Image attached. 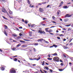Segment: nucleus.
I'll return each instance as SVG.
<instances>
[{
    "mask_svg": "<svg viewBox=\"0 0 73 73\" xmlns=\"http://www.w3.org/2000/svg\"><path fill=\"white\" fill-rule=\"evenodd\" d=\"M10 40L11 41V42H16V41L15 40H13V39H10Z\"/></svg>",
    "mask_w": 73,
    "mask_h": 73,
    "instance_id": "9d476101",
    "label": "nucleus"
},
{
    "mask_svg": "<svg viewBox=\"0 0 73 73\" xmlns=\"http://www.w3.org/2000/svg\"><path fill=\"white\" fill-rule=\"evenodd\" d=\"M52 55H53V56H57V54L56 53H55L54 54H52Z\"/></svg>",
    "mask_w": 73,
    "mask_h": 73,
    "instance_id": "412c9836",
    "label": "nucleus"
},
{
    "mask_svg": "<svg viewBox=\"0 0 73 73\" xmlns=\"http://www.w3.org/2000/svg\"><path fill=\"white\" fill-rule=\"evenodd\" d=\"M2 1H3V3H6V1H5V0H1Z\"/></svg>",
    "mask_w": 73,
    "mask_h": 73,
    "instance_id": "c03bdc74",
    "label": "nucleus"
},
{
    "mask_svg": "<svg viewBox=\"0 0 73 73\" xmlns=\"http://www.w3.org/2000/svg\"><path fill=\"white\" fill-rule=\"evenodd\" d=\"M23 61H25V62H26V61L25 60V59H23Z\"/></svg>",
    "mask_w": 73,
    "mask_h": 73,
    "instance_id": "864d4df0",
    "label": "nucleus"
},
{
    "mask_svg": "<svg viewBox=\"0 0 73 73\" xmlns=\"http://www.w3.org/2000/svg\"><path fill=\"white\" fill-rule=\"evenodd\" d=\"M65 69V68H64L63 69L60 68L59 69V71H60V72H62V71H63Z\"/></svg>",
    "mask_w": 73,
    "mask_h": 73,
    "instance_id": "9b49d317",
    "label": "nucleus"
},
{
    "mask_svg": "<svg viewBox=\"0 0 73 73\" xmlns=\"http://www.w3.org/2000/svg\"><path fill=\"white\" fill-rule=\"evenodd\" d=\"M45 68L46 69V70H49V68L47 66L44 67V69Z\"/></svg>",
    "mask_w": 73,
    "mask_h": 73,
    "instance_id": "2eb2a0df",
    "label": "nucleus"
},
{
    "mask_svg": "<svg viewBox=\"0 0 73 73\" xmlns=\"http://www.w3.org/2000/svg\"><path fill=\"white\" fill-rule=\"evenodd\" d=\"M52 19H56V17H54V16H52Z\"/></svg>",
    "mask_w": 73,
    "mask_h": 73,
    "instance_id": "ea45409f",
    "label": "nucleus"
},
{
    "mask_svg": "<svg viewBox=\"0 0 73 73\" xmlns=\"http://www.w3.org/2000/svg\"><path fill=\"white\" fill-rule=\"evenodd\" d=\"M9 13L10 14V15H12V14L13 13V12H12V11H11V10H10V11H9Z\"/></svg>",
    "mask_w": 73,
    "mask_h": 73,
    "instance_id": "aec40b11",
    "label": "nucleus"
},
{
    "mask_svg": "<svg viewBox=\"0 0 73 73\" xmlns=\"http://www.w3.org/2000/svg\"><path fill=\"white\" fill-rule=\"evenodd\" d=\"M25 22L26 24H27V23H28V21H25Z\"/></svg>",
    "mask_w": 73,
    "mask_h": 73,
    "instance_id": "3c124183",
    "label": "nucleus"
},
{
    "mask_svg": "<svg viewBox=\"0 0 73 73\" xmlns=\"http://www.w3.org/2000/svg\"><path fill=\"white\" fill-rule=\"evenodd\" d=\"M71 25L70 24H69V25H66V27H69Z\"/></svg>",
    "mask_w": 73,
    "mask_h": 73,
    "instance_id": "c9c22d12",
    "label": "nucleus"
},
{
    "mask_svg": "<svg viewBox=\"0 0 73 73\" xmlns=\"http://www.w3.org/2000/svg\"><path fill=\"white\" fill-rule=\"evenodd\" d=\"M22 35L23 34H22L20 33L19 36H22Z\"/></svg>",
    "mask_w": 73,
    "mask_h": 73,
    "instance_id": "e2e57ef3",
    "label": "nucleus"
},
{
    "mask_svg": "<svg viewBox=\"0 0 73 73\" xmlns=\"http://www.w3.org/2000/svg\"><path fill=\"white\" fill-rule=\"evenodd\" d=\"M35 25L33 24L31 25V27H34Z\"/></svg>",
    "mask_w": 73,
    "mask_h": 73,
    "instance_id": "58836bf2",
    "label": "nucleus"
},
{
    "mask_svg": "<svg viewBox=\"0 0 73 73\" xmlns=\"http://www.w3.org/2000/svg\"><path fill=\"white\" fill-rule=\"evenodd\" d=\"M38 45V43H35L34 44V45L35 46Z\"/></svg>",
    "mask_w": 73,
    "mask_h": 73,
    "instance_id": "7c9ffc66",
    "label": "nucleus"
},
{
    "mask_svg": "<svg viewBox=\"0 0 73 73\" xmlns=\"http://www.w3.org/2000/svg\"><path fill=\"white\" fill-rule=\"evenodd\" d=\"M13 36H14V37H17V35H16V34H13L12 35Z\"/></svg>",
    "mask_w": 73,
    "mask_h": 73,
    "instance_id": "f3484780",
    "label": "nucleus"
},
{
    "mask_svg": "<svg viewBox=\"0 0 73 73\" xmlns=\"http://www.w3.org/2000/svg\"><path fill=\"white\" fill-rule=\"evenodd\" d=\"M19 41H20V42H22L23 43H25V42L23 40H19Z\"/></svg>",
    "mask_w": 73,
    "mask_h": 73,
    "instance_id": "a211bd4d",
    "label": "nucleus"
},
{
    "mask_svg": "<svg viewBox=\"0 0 73 73\" xmlns=\"http://www.w3.org/2000/svg\"><path fill=\"white\" fill-rule=\"evenodd\" d=\"M59 36H62V37H64V35H63V34H62L59 35Z\"/></svg>",
    "mask_w": 73,
    "mask_h": 73,
    "instance_id": "bf43d9fd",
    "label": "nucleus"
},
{
    "mask_svg": "<svg viewBox=\"0 0 73 73\" xmlns=\"http://www.w3.org/2000/svg\"><path fill=\"white\" fill-rule=\"evenodd\" d=\"M44 63H45V61H43V63L42 64V65H44L45 64H44Z\"/></svg>",
    "mask_w": 73,
    "mask_h": 73,
    "instance_id": "c756f323",
    "label": "nucleus"
},
{
    "mask_svg": "<svg viewBox=\"0 0 73 73\" xmlns=\"http://www.w3.org/2000/svg\"><path fill=\"white\" fill-rule=\"evenodd\" d=\"M43 11H44V9H43L41 8H39V11L40 12H42Z\"/></svg>",
    "mask_w": 73,
    "mask_h": 73,
    "instance_id": "0eeeda50",
    "label": "nucleus"
},
{
    "mask_svg": "<svg viewBox=\"0 0 73 73\" xmlns=\"http://www.w3.org/2000/svg\"><path fill=\"white\" fill-rule=\"evenodd\" d=\"M45 63L46 64V65H49V64H48V63H46V62H45Z\"/></svg>",
    "mask_w": 73,
    "mask_h": 73,
    "instance_id": "052dcab7",
    "label": "nucleus"
},
{
    "mask_svg": "<svg viewBox=\"0 0 73 73\" xmlns=\"http://www.w3.org/2000/svg\"><path fill=\"white\" fill-rule=\"evenodd\" d=\"M52 22L53 23H54V24H56L57 23L56 22H55L54 21H52Z\"/></svg>",
    "mask_w": 73,
    "mask_h": 73,
    "instance_id": "8fccbe9b",
    "label": "nucleus"
},
{
    "mask_svg": "<svg viewBox=\"0 0 73 73\" xmlns=\"http://www.w3.org/2000/svg\"><path fill=\"white\" fill-rule=\"evenodd\" d=\"M38 33H39L40 34H45V33H46L45 31H42V30H40L38 31Z\"/></svg>",
    "mask_w": 73,
    "mask_h": 73,
    "instance_id": "7ed1b4c3",
    "label": "nucleus"
},
{
    "mask_svg": "<svg viewBox=\"0 0 73 73\" xmlns=\"http://www.w3.org/2000/svg\"><path fill=\"white\" fill-rule=\"evenodd\" d=\"M5 29H7L8 28V27L7 25H5Z\"/></svg>",
    "mask_w": 73,
    "mask_h": 73,
    "instance_id": "79ce46f5",
    "label": "nucleus"
},
{
    "mask_svg": "<svg viewBox=\"0 0 73 73\" xmlns=\"http://www.w3.org/2000/svg\"><path fill=\"white\" fill-rule=\"evenodd\" d=\"M43 40H44V39H43V38H41V39H38L37 40V41H38V42H39V41H40V42H41V41H43Z\"/></svg>",
    "mask_w": 73,
    "mask_h": 73,
    "instance_id": "6e6552de",
    "label": "nucleus"
},
{
    "mask_svg": "<svg viewBox=\"0 0 73 73\" xmlns=\"http://www.w3.org/2000/svg\"><path fill=\"white\" fill-rule=\"evenodd\" d=\"M73 44V43H71L70 44H69V45H70V46H72Z\"/></svg>",
    "mask_w": 73,
    "mask_h": 73,
    "instance_id": "473e14b6",
    "label": "nucleus"
},
{
    "mask_svg": "<svg viewBox=\"0 0 73 73\" xmlns=\"http://www.w3.org/2000/svg\"><path fill=\"white\" fill-rule=\"evenodd\" d=\"M62 5H61V4H60V5H59V6L58 7H61V6H62Z\"/></svg>",
    "mask_w": 73,
    "mask_h": 73,
    "instance_id": "5fc2aeb1",
    "label": "nucleus"
},
{
    "mask_svg": "<svg viewBox=\"0 0 73 73\" xmlns=\"http://www.w3.org/2000/svg\"><path fill=\"white\" fill-rule=\"evenodd\" d=\"M63 56H64L65 58L66 57V55H65L64 54H63Z\"/></svg>",
    "mask_w": 73,
    "mask_h": 73,
    "instance_id": "de8ad7c7",
    "label": "nucleus"
},
{
    "mask_svg": "<svg viewBox=\"0 0 73 73\" xmlns=\"http://www.w3.org/2000/svg\"><path fill=\"white\" fill-rule=\"evenodd\" d=\"M70 59L72 60V61H73V58L72 57H71L70 58Z\"/></svg>",
    "mask_w": 73,
    "mask_h": 73,
    "instance_id": "f704fd0d",
    "label": "nucleus"
},
{
    "mask_svg": "<svg viewBox=\"0 0 73 73\" xmlns=\"http://www.w3.org/2000/svg\"><path fill=\"white\" fill-rule=\"evenodd\" d=\"M45 43H46V44H48L49 42H48L47 41H45Z\"/></svg>",
    "mask_w": 73,
    "mask_h": 73,
    "instance_id": "6e6d98bb",
    "label": "nucleus"
},
{
    "mask_svg": "<svg viewBox=\"0 0 73 73\" xmlns=\"http://www.w3.org/2000/svg\"><path fill=\"white\" fill-rule=\"evenodd\" d=\"M72 15H73V14L69 15V14H68L66 15V17H71Z\"/></svg>",
    "mask_w": 73,
    "mask_h": 73,
    "instance_id": "423d86ee",
    "label": "nucleus"
},
{
    "mask_svg": "<svg viewBox=\"0 0 73 73\" xmlns=\"http://www.w3.org/2000/svg\"><path fill=\"white\" fill-rule=\"evenodd\" d=\"M5 35H6V36H7V32H6V31H4V32Z\"/></svg>",
    "mask_w": 73,
    "mask_h": 73,
    "instance_id": "dca6fc26",
    "label": "nucleus"
},
{
    "mask_svg": "<svg viewBox=\"0 0 73 73\" xmlns=\"http://www.w3.org/2000/svg\"><path fill=\"white\" fill-rule=\"evenodd\" d=\"M34 52H36V49L35 48H33Z\"/></svg>",
    "mask_w": 73,
    "mask_h": 73,
    "instance_id": "a19ab883",
    "label": "nucleus"
},
{
    "mask_svg": "<svg viewBox=\"0 0 73 73\" xmlns=\"http://www.w3.org/2000/svg\"><path fill=\"white\" fill-rule=\"evenodd\" d=\"M13 61H14L16 62L17 60V58H15L14 59H13Z\"/></svg>",
    "mask_w": 73,
    "mask_h": 73,
    "instance_id": "4be33fe9",
    "label": "nucleus"
},
{
    "mask_svg": "<svg viewBox=\"0 0 73 73\" xmlns=\"http://www.w3.org/2000/svg\"><path fill=\"white\" fill-rule=\"evenodd\" d=\"M64 22H67V21H68V19H64Z\"/></svg>",
    "mask_w": 73,
    "mask_h": 73,
    "instance_id": "393cba45",
    "label": "nucleus"
},
{
    "mask_svg": "<svg viewBox=\"0 0 73 73\" xmlns=\"http://www.w3.org/2000/svg\"><path fill=\"white\" fill-rule=\"evenodd\" d=\"M5 68H6L5 66H3V67L1 68V70H4V69H5Z\"/></svg>",
    "mask_w": 73,
    "mask_h": 73,
    "instance_id": "1a4fd4ad",
    "label": "nucleus"
},
{
    "mask_svg": "<svg viewBox=\"0 0 73 73\" xmlns=\"http://www.w3.org/2000/svg\"><path fill=\"white\" fill-rule=\"evenodd\" d=\"M56 33H58V30H57L56 31Z\"/></svg>",
    "mask_w": 73,
    "mask_h": 73,
    "instance_id": "69168bd1",
    "label": "nucleus"
},
{
    "mask_svg": "<svg viewBox=\"0 0 73 73\" xmlns=\"http://www.w3.org/2000/svg\"><path fill=\"white\" fill-rule=\"evenodd\" d=\"M16 73V70L13 68H12L10 70V73Z\"/></svg>",
    "mask_w": 73,
    "mask_h": 73,
    "instance_id": "20e7f679",
    "label": "nucleus"
},
{
    "mask_svg": "<svg viewBox=\"0 0 73 73\" xmlns=\"http://www.w3.org/2000/svg\"><path fill=\"white\" fill-rule=\"evenodd\" d=\"M57 38H58V39L59 40H60V39H61L60 37L58 36L57 37Z\"/></svg>",
    "mask_w": 73,
    "mask_h": 73,
    "instance_id": "37998d69",
    "label": "nucleus"
},
{
    "mask_svg": "<svg viewBox=\"0 0 73 73\" xmlns=\"http://www.w3.org/2000/svg\"><path fill=\"white\" fill-rule=\"evenodd\" d=\"M53 46H54L55 48H56V47H57V46H56V44H53Z\"/></svg>",
    "mask_w": 73,
    "mask_h": 73,
    "instance_id": "2f4dec72",
    "label": "nucleus"
},
{
    "mask_svg": "<svg viewBox=\"0 0 73 73\" xmlns=\"http://www.w3.org/2000/svg\"><path fill=\"white\" fill-rule=\"evenodd\" d=\"M63 47L64 49H66V48H67V47H65L64 45L63 46Z\"/></svg>",
    "mask_w": 73,
    "mask_h": 73,
    "instance_id": "b1692460",
    "label": "nucleus"
},
{
    "mask_svg": "<svg viewBox=\"0 0 73 73\" xmlns=\"http://www.w3.org/2000/svg\"><path fill=\"white\" fill-rule=\"evenodd\" d=\"M63 8L64 9H67V8H68V7L67 6H64L63 7Z\"/></svg>",
    "mask_w": 73,
    "mask_h": 73,
    "instance_id": "f8f14e48",
    "label": "nucleus"
},
{
    "mask_svg": "<svg viewBox=\"0 0 73 73\" xmlns=\"http://www.w3.org/2000/svg\"><path fill=\"white\" fill-rule=\"evenodd\" d=\"M18 57V56H17V55H16V56H13L12 57Z\"/></svg>",
    "mask_w": 73,
    "mask_h": 73,
    "instance_id": "09e8293b",
    "label": "nucleus"
},
{
    "mask_svg": "<svg viewBox=\"0 0 73 73\" xmlns=\"http://www.w3.org/2000/svg\"><path fill=\"white\" fill-rule=\"evenodd\" d=\"M43 71L44 72V73H47V72H46V71L45 70H43Z\"/></svg>",
    "mask_w": 73,
    "mask_h": 73,
    "instance_id": "680f3d73",
    "label": "nucleus"
},
{
    "mask_svg": "<svg viewBox=\"0 0 73 73\" xmlns=\"http://www.w3.org/2000/svg\"><path fill=\"white\" fill-rule=\"evenodd\" d=\"M2 17H3V19H5V20H8V19H7V18H5L4 16H2Z\"/></svg>",
    "mask_w": 73,
    "mask_h": 73,
    "instance_id": "5701e85b",
    "label": "nucleus"
},
{
    "mask_svg": "<svg viewBox=\"0 0 73 73\" xmlns=\"http://www.w3.org/2000/svg\"><path fill=\"white\" fill-rule=\"evenodd\" d=\"M16 49V48H13L12 49L13 50H15Z\"/></svg>",
    "mask_w": 73,
    "mask_h": 73,
    "instance_id": "e433bc0d",
    "label": "nucleus"
},
{
    "mask_svg": "<svg viewBox=\"0 0 73 73\" xmlns=\"http://www.w3.org/2000/svg\"><path fill=\"white\" fill-rule=\"evenodd\" d=\"M41 4H42V3H38V5H42Z\"/></svg>",
    "mask_w": 73,
    "mask_h": 73,
    "instance_id": "0e129e2a",
    "label": "nucleus"
},
{
    "mask_svg": "<svg viewBox=\"0 0 73 73\" xmlns=\"http://www.w3.org/2000/svg\"><path fill=\"white\" fill-rule=\"evenodd\" d=\"M48 29H49V28H46L45 29V30L46 31V32H48Z\"/></svg>",
    "mask_w": 73,
    "mask_h": 73,
    "instance_id": "4468645a",
    "label": "nucleus"
},
{
    "mask_svg": "<svg viewBox=\"0 0 73 73\" xmlns=\"http://www.w3.org/2000/svg\"><path fill=\"white\" fill-rule=\"evenodd\" d=\"M63 4H64V2L63 1H62L60 3V4L62 5Z\"/></svg>",
    "mask_w": 73,
    "mask_h": 73,
    "instance_id": "4c0bfd02",
    "label": "nucleus"
},
{
    "mask_svg": "<svg viewBox=\"0 0 73 73\" xmlns=\"http://www.w3.org/2000/svg\"><path fill=\"white\" fill-rule=\"evenodd\" d=\"M60 12H61V11H60V10H58L57 11V15H59V14H60Z\"/></svg>",
    "mask_w": 73,
    "mask_h": 73,
    "instance_id": "ddd939ff",
    "label": "nucleus"
},
{
    "mask_svg": "<svg viewBox=\"0 0 73 73\" xmlns=\"http://www.w3.org/2000/svg\"><path fill=\"white\" fill-rule=\"evenodd\" d=\"M21 44L20 43L19 44H18L17 46V47H19L20 46H21Z\"/></svg>",
    "mask_w": 73,
    "mask_h": 73,
    "instance_id": "6ab92c4d",
    "label": "nucleus"
},
{
    "mask_svg": "<svg viewBox=\"0 0 73 73\" xmlns=\"http://www.w3.org/2000/svg\"><path fill=\"white\" fill-rule=\"evenodd\" d=\"M47 59H48V60H52V58H48Z\"/></svg>",
    "mask_w": 73,
    "mask_h": 73,
    "instance_id": "72a5a7b5",
    "label": "nucleus"
},
{
    "mask_svg": "<svg viewBox=\"0 0 73 73\" xmlns=\"http://www.w3.org/2000/svg\"><path fill=\"white\" fill-rule=\"evenodd\" d=\"M46 2L42 3V4H46Z\"/></svg>",
    "mask_w": 73,
    "mask_h": 73,
    "instance_id": "338daca9",
    "label": "nucleus"
},
{
    "mask_svg": "<svg viewBox=\"0 0 73 73\" xmlns=\"http://www.w3.org/2000/svg\"><path fill=\"white\" fill-rule=\"evenodd\" d=\"M72 40H73V39H71L69 41V42H71V41H72Z\"/></svg>",
    "mask_w": 73,
    "mask_h": 73,
    "instance_id": "13d9d810",
    "label": "nucleus"
},
{
    "mask_svg": "<svg viewBox=\"0 0 73 73\" xmlns=\"http://www.w3.org/2000/svg\"><path fill=\"white\" fill-rule=\"evenodd\" d=\"M2 11V12H4V13H7V14H8V12L7 11V10L5 9V8L4 7H3L1 9Z\"/></svg>",
    "mask_w": 73,
    "mask_h": 73,
    "instance_id": "f03ea898",
    "label": "nucleus"
},
{
    "mask_svg": "<svg viewBox=\"0 0 73 73\" xmlns=\"http://www.w3.org/2000/svg\"><path fill=\"white\" fill-rule=\"evenodd\" d=\"M60 65H61V66H63V65H64V64L63 63H61L60 64Z\"/></svg>",
    "mask_w": 73,
    "mask_h": 73,
    "instance_id": "a18cd8bd",
    "label": "nucleus"
},
{
    "mask_svg": "<svg viewBox=\"0 0 73 73\" xmlns=\"http://www.w3.org/2000/svg\"><path fill=\"white\" fill-rule=\"evenodd\" d=\"M52 32V30H51V29H50L49 31H48V33H50V32Z\"/></svg>",
    "mask_w": 73,
    "mask_h": 73,
    "instance_id": "c85d7f7f",
    "label": "nucleus"
},
{
    "mask_svg": "<svg viewBox=\"0 0 73 73\" xmlns=\"http://www.w3.org/2000/svg\"><path fill=\"white\" fill-rule=\"evenodd\" d=\"M14 38H15V40H20L21 39V37L20 36H18L16 38L15 37H14Z\"/></svg>",
    "mask_w": 73,
    "mask_h": 73,
    "instance_id": "39448f33",
    "label": "nucleus"
},
{
    "mask_svg": "<svg viewBox=\"0 0 73 73\" xmlns=\"http://www.w3.org/2000/svg\"><path fill=\"white\" fill-rule=\"evenodd\" d=\"M23 48H25V47H27V45H23Z\"/></svg>",
    "mask_w": 73,
    "mask_h": 73,
    "instance_id": "a878e982",
    "label": "nucleus"
},
{
    "mask_svg": "<svg viewBox=\"0 0 73 73\" xmlns=\"http://www.w3.org/2000/svg\"><path fill=\"white\" fill-rule=\"evenodd\" d=\"M27 2L29 4H31L30 3V1L29 0H27Z\"/></svg>",
    "mask_w": 73,
    "mask_h": 73,
    "instance_id": "cd10ccee",
    "label": "nucleus"
},
{
    "mask_svg": "<svg viewBox=\"0 0 73 73\" xmlns=\"http://www.w3.org/2000/svg\"><path fill=\"white\" fill-rule=\"evenodd\" d=\"M50 34L51 35H54V34L52 33H50Z\"/></svg>",
    "mask_w": 73,
    "mask_h": 73,
    "instance_id": "603ef678",
    "label": "nucleus"
},
{
    "mask_svg": "<svg viewBox=\"0 0 73 73\" xmlns=\"http://www.w3.org/2000/svg\"><path fill=\"white\" fill-rule=\"evenodd\" d=\"M59 60L60 58H59L57 56L54 57L53 58L54 61H56V62H59Z\"/></svg>",
    "mask_w": 73,
    "mask_h": 73,
    "instance_id": "f257e3e1",
    "label": "nucleus"
},
{
    "mask_svg": "<svg viewBox=\"0 0 73 73\" xmlns=\"http://www.w3.org/2000/svg\"><path fill=\"white\" fill-rule=\"evenodd\" d=\"M72 28H69L68 29V31H72Z\"/></svg>",
    "mask_w": 73,
    "mask_h": 73,
    "instance_id": "bb28decb",
    "label": "nucleus"
},
{
    "mask_svg": "<svg viewBox=\"0 0 73 73\" xmlns=\"http://www.w3.org/2000/svg\"><path fill=\"white\" fill-rule=\"evenodd\" d=\"M50 71L51 73H52V72H53V70L52 69H50Z\"/></svg>",
    "mask_w": 73,
    "mask_h": 73,
    "instance_id": "49530a36",
    "label": "nucleus"
},
{
    "mask_svg": "<svg viewBox=\"0 0 73 73\" xmlns=\"http://www.w3.org/2000/svg\"><path fill=\"white\" fill-rule=\"evenodd\" d=\"M71 27H72V28H73V24H72V25H71Z\"/></svg>",
    "mask_w": 73,
    "mask_h": 73,
    "instance_id": "774afa93",
    "label": "nucleus"
},
{
    "mask_svg": "<svg viewBox=\"0 0 73 73\" xmlns=\"http://www.w3.org/2000/svg\"><path fill=\"white\" fill-rule=\"evenodd\" d=\"M19 29H23V27H19Z\"/></svg>",
    "mask_w": 73,
    "mask_h": 73,
    "instance_id": "4d7b16f0",
    "label": "nucleus"
}]
</instances>
